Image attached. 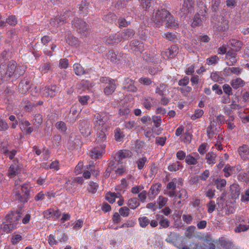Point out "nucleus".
I'll list each match as a JSON object with an SVG mask.
<instances>
[{
	"label": "nucleus",
	"instance_id": "nucleus-1",
	"mask_svg": "<svg viewBox=\"0 0 249 249\" xmlns=\"http://www.w3.org/2000/svg\"><path fill=\"white\" fill-rule=\"evenodd\" d=\"M151 20L156 28H160L163 24L168 28H175L178 26V21L165 9L154 11Z\"/></svg>",
	"mask_w": 249,
	"mask_h": 249
},
{
	"label": "nucleus",
	"instance_id": "nucleus-2",
	"mask_svg": "<svg viewBox=\"0 0 249 249\" xmlns=\"http://www.w3.org/2000/svg\"><path fill=\"white\" fill-rule=\"evenodd\" d=\"M109 115L106 112H101L94 115L93 119L94 127L96 129H107L106 123L109 120Z\"/></svg>",
	"mask_w": 249,
	"mask_h": 249
},
{
	"label": "nucleus",
	"instance_id": "nucleus-3",
	"mask_svg": "<svg viewBox=\"0 0 249 249\" xmlns=\"http://www.w3.org/2000/svg\"><path fill=\"white\" fill-rule=\"evenodd\" d=\"M13 193L15 199L20 202H27L29 199L30 195V186L27 184L22 185L20 189L14 190Z\"/></svg>",
	"mask_w": 249,
	"mask_h": 249
},
{
	"label": "nucleus",
	"instance_id": "nucleus-4",
	"mask_svg": "<svg viewBox=\"0 0 249 249\" xmlns=\"http://www.w3.org/2000/svg\"><path fill=\"white\" fill-rule=\"evenodd\" d=\"M59 90V88L56 85H50L42 88L40 89V93L43 97H53Z\"/></svg>",
	"mask_w": 249,
	"mask_h": 249
},
{
	"label": "nucleus",
	"instance_id": "nucleus-5",
	"mask_svg": "<svg viewBox=\"0 0 249 249\" xmlns=\"http://www.w3.org/2000/svg\"><path fill=\"white\" fill-rule=\"evenodd\" d=\"M194 5V0H184L179 13V16L183 18L186 17L189 13H192Z\"/></svg>",
	"mask_w": 249,
	"mask_h": 249
},
{
	"label": "nucleus",
	"instance_id": "nucleus-6",
	"mask_svg": "<svg viewBox=\"0 0 249 249\" xmlns=\"http://www.w3.org/2000/svg\"><path fill=\"white\" fill-rule=\"evenodd\" d=\"M72 27L81 35H86L88 30L87 24L85 21L81 19L75 18L72 23Z\"/></svg>",
	"mask_w": 249,
	"mask_h": 249
},
{
	"label": "nucleus",
	"instance_id": "nucleus-7",
	"mask_svg": "<svg viewBox=\"0 0 249 249\" xmlns=\"http://www.w3.org/2000/svg\"><path fill=\"white\" fill-rule=\"evenodd\" d=\"M201 11H199V13L196 14L194 17L193 21L192 23V27L195 28L197 26H201L202 24V19L200 17V15L204 17L207 13V8L205 4L202 3L201 4Z\"/></svg>",
	"mask_w": 249,
	"mask_h": 249
},
{
	"label": "nucleus",
	"instance_id": "nucleus-8",
	"mask_svg": "<svg viewBox=\"0 0 249 249\" xmlns=\"http://www.w3.org/2000/svg\"><path fill=\"white\" fill-rule=\"evenodd\" d=\"M78 128L84 137H87L91 134L90 123L87 120H80L78 124Z\"/></svg>",
	"mask_w": 249,
	"mask_h": 249
},
{
	"label": "nucleus",
	"instance_id": "nucleus-9",
	"mask_svg": "<svg viewBox=\"0 0 249 249\" xmlns=\"http://www.w3.org/2000/svg\"><path fill=\"white\" fill-rule=\"evenodd\" d=\"M106 145L103 143L100 146H97L92 148L89 153L90 157L92 159H99L101 158L105 153Z\"/></svg>",
	"mask_w": 249,
	"mask_h": 249
},
{
	"label": "nucleus",
	"instance_id": "nucleus-10",
	"mask_svg": "<svg viewBox=\"0 0 249 249\" xmlns=\"http://www.w3.org/2000/svg\"><path fill=\"white\" fill-rule=\"evenodd\" d=\"M20 217V213L19 212H11L7 214L5 216V221L7 223L14 224L15 226L17 227L18 224V221Z\"/></svg>",
	"mask_w": 249,
	"mask_h": 249
},
{
	"label": "nucleus",
	"instance_id": "nucleus-11",
	"mask_svg": "<svg viewBox=\"0 0 249 249\" xmlns=\"http://www.w3.org/2000/svg\"><path fill=\"white\" fill-rule=\"evenodd\" d=\"M243 71V69L239 67H226L224 68L223 73L225 76H229L231 74H234L237 76L240 75Z\"/></svg>",
	"mask_w": 249,
	"mask_h": 249
},
{
	"label": "nucleus",
	"instance_id": "nucleus-12",
	"mask_svg": "<svg viewBox=\"0 0 249 249\" xmlns=\"http://www.w3.org/2000/svg\"><path fill=\"white\" fill-rule=\"evenodd\" d=\"M213 28L219 32L225 31L229 28L228 20L222 17L220 18L219 20L214 23Z\"/></svg>",
	"mask_w": 249,
	"mask_h": 249
},
{
	"label": "nucleus",
	"instance_id": "nucleus-13",
	"mask_svg": "<svg viewBox=\"0 0 249 249\" xmlns=\"http://www.w3.org/2000/svg\"><path fill=\"white\" fill-rule=\"evenodd\" d=\"M31 88L30 81L27 79H23L18 85V90L21 94H26Z\"/></svg>",
	"mask_w": 249,
	"mask_h": 249
},
{
	"label": "nucleus",
	"instance_id": "nucleus-14",
	"mask_svg": "<svg viewBox=\"0 0 249 249\" xmlns=\"http://www.w3.org/2000/svg\"><path fill=\"white\" fill-rule=\"evenodd\" d=\"M135 35V31L131 29H126L124 30L121 33L118 34L120 42L128 40L132 37Z\"/></svg>",
	"mask_w": 249,
	"mask_h": 249
},
{
	"label": "nucleus",
	"instance_id": "nucleus-15",
	"mask_svg": "<svg viewBox=\"0 0 249 249\" xmlns=\"http://www.w3.org/2000/svg\"><path fill=\"white\" fill-rule=\"evenodd\" d=\"M131 50L136 53H141L144 50L143 43L138 40H133L130 43Z\"/></svg>",
	"mask_w": 249,
	"mask_h": 249
},
{
	"label": "nucleus",
	"instance_id": "nucleus-16",
	"mask_svg": "<svg viewBox=\"0 0 249 249\" xmlns=\"http://www.w3.org/2000/svg\"><path fill=\"white\" fill-rule=\"evenodd\" d=\"M19 166L18 161L13 160V163L10 165L8 171V176L10 178H13L18 173Z\"/></svg>",
	"mask_w": 249,
	"mask_h": 249
},
{
	"label": "nucleus",
	"instance_id": "nucleus-17",
	"mask_svg": "<svg viewBox=\"0 0 249 249\" xmlns=\"http://www.w3.org/2000/svg\"><path fill=\"white\" fill-rule=\"evenodd\" d=\"M237 53L232 50H229L226 53V57L229 60V62H227L228 66H232L234 65L237 62L236 59Z\"/></svg>",
	"mask_w": 249,
	"mask_h": 249
},
{
	"label": "nucleus",
	"instance_id": "nucleus-18",
	"mask_svg": "<svg viewBox=\"0 0 249 249\" xmlns=\"http://www.w3.org/2000/svg\"><path fill=\"white\" fill-rule=\"evenodd\" d=\"M73 70L75 73L78 76L82 75L85 74L89 73L91 71V69H88L84 70V68L79 63L74 64L73 65Z\"/></svg>",
	"mask_w": 249,
	"mask_h": 249
},
{
	"label": "nucleus",
	"instance_id": "nucleus-19",
	"mask_svg": "<svg viewBox=\"0 0 249 249\" xmlns=\"http://www.w3.org/2000/svg\"><path fill=\"white\" fill-rule=\"evenodd\" d=\"M97 135L96 138V142L97 143H103L106 141L107 136L105 131L107 129L102 128L97 129Z\"/></svg>",
	"mask_w": 249,
	"mask_h": 249
},
{
	"label": "nucleus",
	"instance_id": "nucleus-20",
	"mask_svg": "<svg viewBox=\"0 0 249 249\" xmlns=\"http://www.w3.org/2000/svg\"><path fill=\"white\" fill-rule=\"evenodd\" d=\"M238 152L241 158L245 160L249 158V147L248 145L244 144L239 147Z\"/></svg>",
	"mask_w": 249,
	"mask_h": 249
},
{
	"label": "nucleus",
	"instance_id": "nucleus-21",
	"mask_svg": "<svg viewBox=\"0 0 249 249\" xmlns=\"http://www.w3.org/2000/svg\"><path fill=\"white\" fill-rule=\"evenodd\" d=\"M156 99L149 96L144 97L142 100L143 106L147 109L149 110L154 105Z\"/></svg>",
	"mask_w": 249,
	"mask_h": 249
},
{
	"label": "nucleus",
	"instance_id": "nucleus-22",
	"mask_svg": "<svg viewBox=\"0 0 249 249\" xmlns=\"http://www.w3.org/2000/svg\"><path fill=\"white\" fill-rule=\"evenodd\" d=\"M199 155L196 153H193L188 155L185 158V162L189 165H196L197 163Z\"/></svg>",
	"mask_w": 249,
	"mask_h": 249
},
{
	"label": "nucleus",
	"instance_id": "nucleus-23",
	"mask_svg": "<svg viewBox=\"0 0 249 249\" xmlns=\"http://www.w3.org/2000/svg\"><path fill=\"white\" fill-rule=\"evenodd\" d=\"M17 63L16 61L12 60L9 62L6 65V70L8 73V77L10 78L12 76L14 75L15 71L16 70Z\"/></svg>",
	"mask_w": 249,
	"mask_h": 249
},
{
	"label": "nucleus",
	"instance_id": "nucleus-24",
	"mask_svg": "<svg viewBox=\"0 0 249 249\" xmlns=\"http://www.w3.org/2000/svg\"><path fill=\"white\" fill-rule=\"evenodd\" d=\"M245 84L246 82L240 77L233 79L231 82V86L235 89L243 87Z\"/></svg>",
	"mask_w": 249,
	"mask_h": 249
},
{
	"label": "nucleus",
	"instance_id": "nucleus-25",
	"mask_svg": "<svg viewBox=\"0 0 249 249\" xmlns=\"http://www.w3.org/2000/svg\"><path fill=\"white\" fill-rule=\"evenodd\" d=\"M118 34L111 35L103 38V41L107 44H112L120 42Z\"/></svg>",
	"mask_w": 249,
	"mask_h": 249
},
{
	"label": "nucleus",
	"instance_id": "nucleus-26",
	"mask_svg": "<svg viewBox=\"0 0 249 249\" xmlns=\"http://www.w3.org/2000/svg\"><path fill=\"white\" fill-rule=\"evenodd\" d=\"M130 154V152L128 150H121L116 153L115 157V161H118V163H121L123 159L129 157Z\"/></svg>",
	"mask_w": 249,
	"mask_h": 249
},
{
	"label": "nucleus",
	"instance_id": "nucleus-27",
	"mask_svg": "<svg viewBox=\"0 0 249 249\" xmlns=\"http://www.w3.org/2000/svg\"><path fill=\"white\" fill-rule=\"evenodd\" d=\"M156 219L159 221V224L162 228H167L170 226L169 220L164 217L162 215L157 214Z\"/></svg>",
	"mask_w": 249,
	"mask_h": 249
},
{
	"label": "nucleus",
	"instance_id": "nucleus-28",
	"mask_svg": "<svg viewBox=\"0 0 249 249\" xmlns=\"http://www.w3.org/2000/svg\"><path fill=\"white\" fill-rule=\"evenodd\" d=\"M112 83L106 85L104 88V93L105 94L109 95L112 94L115 91L116 88V85L115 81H111Z\"/></svg>",
	"mask_w": 249,
	"mask_h": 249
},
{
	"label": "nucleus",
	"instance_id": "nucleus-29",
	"mask_svg": "<svg viewBox=\"0 0 249 249\" xmlns=\"http://www.w3.org/2000/svg\"><path fill=\"white\" fill-rule=\"evenodd\" d=\"M231 196L232 198L236 199L239 197L240 194V188L237 184H232L230 186Z\"/></svg>",
	"mask_w": 249,
	"mask_h": 249
},
{
	"label": "nucleus",
	"instance_id": "nucleus-30",
	"mask_svg": "<svg viewBox=\"0 0 249 249\" xmlns=\"http://www.w3.org/2000/svg\"><path fill=\"white\" fill-rule=\"evenodd\" d=\"M168 58H173L178 53V48L176 45H172L165 52Z\"/></svg>",
	"mask_w": 249,
	"mask_h": 249
},
{
	"label": "nucleus",
	"instance_id": "nucleus-31",
	"mask_svg": "<svg viewBox=\"0 0 249 249\" xmlns=\"http://www.w3.org/2000/svg\"><path fill=\"white\" fill-rule=\"evenodd\" d=\"M218 131V128L214 125V124H211L207 128V134L209 139L212 138L213 136L217 134Z\"/></svg>",
	"mask_w": 249,
	"mask_h": 249
},
{
	"label": "nucleus",
	"instance_id": "nucleus-32",
	"mask_svg": "<svg viewBox=\"0 0 249 249\" xmlns=\"http://www.w3.org/2000/svg\"><path fill=\"white\" fill-rule=\"evenodd\" d=\"M89 3L87 2L85 0H83L79 7L80 14H82L83 15H87L89 12Z\"/></svg>",
	"mask_w": 249,
	"mask_h": 249
},
{
	"label": "nucleus",
	"instance_id": "nucleus-33",
	"mask_svg": "<svg viewBox=\"0 0 249 249\" xmlns=\"http://www.w3.org/2000/svg\"><path fill=\"white\" fill-rule=\"evenodd\" d=\"M228 43L229 45L235 48V49L236 52L240 51L243 45L242 41L235 39L230 40Z\"/></svg>",
	"mask_w": 249,
	"mask_h": 249
},
{
	"label": "nucleus",
	"instance_id": "nucleus-34",
	"mask_svg": "<svg viewBox=\"0 0 249 249\" xmlns=\"http://www.w3.org/2000/svg\"><path fill=\"white\" fill-rule=\"evenodd\" d=\"M77 109L76 106H72L71 107L69 117L70 118V121L71 122H75L77 119Z\"/></svg>",
	"mask_w": 249,
	"mask_h": 249
},
{
	"label": "nucleus",
	"instance_id": "nucleus-35",
	"mask_svg": "<svg viewBox=\"0 0 249 249\" xmlns=\"http://www.w3.org/2000/svg\"><path fill=\"white\" fill-rule=\"evenodd\" d=\"M17 227L15 226L14 224H10V223L3 222L1 225V228L4 231L8 233L16 229Z\"/></svg>",
	"mask_w": 249,
	"mask_h": 249
},
{
	"label": "nucleus",
	"instance_id": "nucleus-36",
	"mask_svg": "<svg viewBox=\"0 0 249 249\" xmlns=\"http://www.w3.org/2000/svg\"><path fill=\"white\" fill-rule=\"evenodd\" d=\"M125 82L126 83L129 84V85L125 87L126 89L127 90L132 91V92H136L137 90V88L134 86V80L129 79L128 78H127L125 79Z\"/></svg>",
	"mask_w": 249,
	"mask_h": 249
},
{
	"label": "nucleus",
	"instance_id": "nucleus-37",
	"mask_svg": "<svg viewBox=\"0 0 249 249\" xmlns=\"http://www.w3.org/2000/svg\"><path fill=\"white\" fill-rule=\"evenodd\" d=\"M8 73L6 70V65L3 62L0 63V80L3 78H8Z\"/></svg>",
	"mask_w": 249,
	"mask_h": 249
},
{
	"label": "nucleus",
	"instance_id": "nucleus-38",
	"mask_svg": "<svg viewBox=\"0 0 249 249\" xmlns=\"http://www.w3.org/2000/svg\"><path fill=\"white\" fill-rule=\"evenodd\" d=\"M179 182L180 184L182 183L181 178H174L172 181L169 182L167 185V189L171 190H175L176 189V184Z\"/></svg>",
	"mask_w": 249,
	"mask_h": 249
},
{
	"label": "nucleus",
	"instance_id": "nucleus-39",
	"mask_svg": "<svg viewBox=\"0 0 249 249\" xmlns=\"http://www.w3.org/2000/svg\"><path fill=\"white\" fill-rule=\"evenodd\" d=\"M103 19L108 23H111L116 20L117 17L114 13L109 12L106 15H104Z\"/></svg>",
	"mask_w": 249,
	"mask_h": 249
},
{
	"label": "nucleus",
	"instance_id": "nucleus-40",
	"mask_svg": "<svg viewBox=\"0 0 249 249\" xmlns=\"http://www.w3.org/2000/svg\"><path fill=\"white\" fill-rule=\"evenodd\" d=\"M43 121L42 116L40 114H36L35 116V118L33 120V123L36 127V129H37L39 125L42 124Z\"/></svg>",
	"mask_w": 249,
	"mask_h": 249
},
{
	"label": "nucleus",
	"instance_id": "nucleus-41",
	"mask_svg": "<svg viewBox=\"0 0 249 249\" xmlns=\"http://www.w3.org/2000/svg\"><path fill=\"white\" fill-rule=\"evenodd\" d=\"M216 154L213 152H210L206 155L207 162L210 164H214L215 162Z\"/></svg>",
	"mask_w": 249,
	"mask_h": 249
},
{
	"label": "nucleus",
	"instance_id": "nucleus-42",
	"mask_svg": "<svg viewBox=\"0 0 249 249\" xmlns=\"http://www.w3.org/2000/svg\"><path fill=\"white\" fill-rule=\"evenodd\" d=\"M127 204L132 209H134L140 205L139 200L137 198H132L129 199Z\"/></svg>",
	"mask_w": 249,
	"mask_h": 249
},
{
	"label": "nucleus",
	"instance_id": "nucleus-43",
	"mask_svg": "<svg viewBox=\"0 0 249 249\" xmlns=\"http://www.w3.org/2000/svg\"><path fill=\"white\" fill-rule=\"evenodd\" d=\"M98 187L99 185L97 183L93 181H90L88 187V190L90 193L95 194L96 193Z\"/></svg>",
	"mask_w": 249,
	"mask_h": 249
},
{
	"label": "nucleus",
	"instance_id": "nucleus-44",
	"mask_svg": "<svg viewBox=\"0 0 249 249\" xmlns=\"http://www.w3.org/2000/svg\"><path fill=\"white\" fill-rule=\"evenodd\" d=\"M166 85L161 83L156 88V93L159 95L163 96L164 95V92L166 90Z\"/></svg>",
	"mask_w": 249,
	"mask_h": 249
},
{
	"label": "nucleus",
	"instance_id": "nucleus-45",
	"mask_svg": "<svg viewBox=\"0 0 249 249\" xmlns=\"http://www.w3.org/2000/svg\"><path fill=\"white\" fill-rule=\"evenodd\" d=\"M114 137L116 141L118 142H121L123 139L124 135L120 128H117L115 129Z\"/></svg>",
	"mask_w": 249,
	"mask_h": 249
},
{
	"label": "nucleus",
	"instance_id": "nucleus-46",
	"mask_svg": "<svg viewBox=\"0 0 249 249\" xmlns=\"http://www.w3.org/2000/svg\"><path fill=\"white\" fill-rule=\"evenodd\" d=\"M209 176V171L208 170H205L199 176H197L194 178V182H197L198 179L200 178L202 180H205L208 178Z\"/></svg>",
	"mask_w": 249,
	"mask_h": 249
},
{
	"label": "nucleus",
	"instance_id": "nucleus-47",
	"mask_svg": "<svg viewBox=\"0 0 249 249\" xmlns=\"http://www.w3.org/2000/svg\"><path fill=\"white\" fill-rule=\"evenodd\" d=\"M140 225L142 228L146 227L150 223V220L146 216L139 218Z\"/></svg>",
	"mask_w": 249,
	"mask_h": 249
},
{
	"label": "nucleus",
	"instance_id": "nucleus-48",
	"mask_svg": "<svg viewBox=\"0 0 249 249\" xmlns=\"http://www.w3.org/2000/svg\"><path fill=\"white\" fill-rule=\"evenodd\" d=\"M249 229V225H242L239 224L234 228V231L235 232H241L242 231H245Z\"/></svg>",
	"mask_w": 249,
	"mask_h": 249
},
{
	"label": "nucleus",
	"instance_id": "nucleus-49",
	"mask_svg": "<svg viewBox=\"0 0 249 249\" xmlns=\"http://www.w3.org/2000/svg\"><path fill=\"white\" fill-rule=\"evenodd\" d=\"M118 195L115 193H108L106 194V198L110 203H113L115 201V198L118 197Z\"/></svg>",
	"mask_w": 249,
	"mask_h": 249
},
{
	"label": "nucleus",
	"instance_id": "nucleus-50",
	"mask_svg": "<svg viewBox=\"0 0 249 249\" xmlns=\"http://www.w3.org/2000/svg\"><path fill=\"white\" fill-rule=\"evenodd\" d=\"M219 243L221 247L226 249H230L232 246V242L229 240H226L224 238H221L219 240Z\"/></svg>",
	"mask_w": 249,
	"mask_h": 249
},
{
	"label": "nucleus",
	"instance_id": "nucleus-51",
	"mask_svg": "<svg viewBox=\"0 0 249 249\" xmlns=\"http://www.w3.org/2000/svg\"><path fill=\"white\" fill-rule=\"evenodd\" d=\"M233 171L234 169L233 167L229 165H227L223 169L225 177L226 178L230 177L232 174Z\"/></svg>",
	"mask_w": 249,
	"mask_h": 249
},
{
	"label": "nucleus",
	"instance_id": "nucleus-52",
	"mask_svg": "<svg viewBox=\"0 0 249 249\" xmlns=\"http://www.w3.org/2000/svg\"><path fill=\"white\" fill-rule=\"evenodd\" d=\"M130 23V21H127L124 18H120L118 20V26L120 28L127 27Z\"/></svg>",
	"mask_w": 249,
	"mask_h": 249
},
{
	"label": "nucleus",
	"instance_id": "nucleus-53",
	"mask_svg": "<svg viewBox=\"0 0 249 249\" xmlns=\"http://www.w3.org/2000/svg\"><path fill=\"white\" fill-rule=\"evenodd\" d=\"M67 42L71 46H75L78 44L77 39L74 36L69 35L66 39Z\"/></svg>",
	"mask_w": 249,
	"mask_h": 249
},
{
	"label": "nucleus",
	"instance_id": "nucleus-54",
	"mask_svg": "<svg viewBox=\"0 0 249 249\" xmlns=\"http://www.w3.org/2000/svg\"><path fill=\"white\" fill-rule=\"evenodd\" d=\"M211 78L214 82H222L223 78L220 75L218 72H213L211 74Z\"/></svg>",
	"mask_w": 249,
	"mask_h": 249
},
{
	"label": "nucleus",
	"instance_id": "nucleus-55",
	"mask_svg": "<svg viewBox=\"0 0 249 249\" xmlns=\"http://www.w3.org/2000/svg\"><path fill=\"white\" fill-rule=\"evenodd\" d=\"M70 13H71L70 11H67L65 12L64 15H61L60 17H58L59 18V21H60L61 25L67 22V20L68 18L70 16Z\"/></svg>",
	"mask_w": 249,
	"mask_h": 249
},
{
	"label": "nucleus",
	"instance_id": "nucleus-56",
	"mask_svg": "<svg viewBox=\"0 0 249 249\" xmlns=\"http://www.w3.org/2000/svg\"><path fill=\"white\" fill-rule=\"evenodd\" d=\"M55 127L62 132H65L67 130L66 124L62 121L57 122L55 124Z\"/></svg>",
	"mask_w": 249,
	"mask_h": 249
},
{
	"label": "nucleus",
	"instance_id": "nucleus-57",
	"mask_svg": "<svg viewBox=\"0 0 249 249\" xmlns=\"http://www.w3.org/2000/svg\"><path fill=\"white\" fill-rule=\"evenodd\" d=\"M180 166V162L177 161L176 162L173 163L172 164L170 165L168 167V169L170 171L175 172L179 169Z\"/></svg>",
	"mask_w": 249,
	"mask_h": 249
},
{
	"label": "nucleus",
	"instance_id": "nucleus-58",
	"mask_svg": "<svg viewBox=\"0 0 249 249\" xmlns=\"http://www.w3.org/2000/svg\"><path fill=\"white\" fill-rule=\"evenodd\" d=\"M168 201V198L162 196H160L158 199L159 208L161 209L164 207Z\"/></svg>",
	"mask_w": 249,
	"mask_h": 249
},
{
	"label": "nucleus",
	"instance_id": "nucleus-59",
	"mask_svg": "<svg viewBox=\"0 0 249 249\" xmlns=\"http://www.w3.org/2000/svg\"><path fill=\"white\" fill-rule=\"evenodd\" d=\"M219 60V58L215 55L212 56L211 57H209L207 59V64L209 65L216 64L218 61Z\"/></svg>",
	"mask_w": 249,
	"mask_h": 249
},
{
	"label": "nucleus",
	"instance_id": "nucleus-60",
	"mask_svg": "<svg viewBox=\"0 0 249 249\" xmlns=\"http://www.w3.org/2000/svg\"><path fill=\"white\" fill-rule=\"evenodd\" d=\"M204 113V111L202 109H197L195 110V113L191 116V119L195 120L196 119L201 117Z\"/></svg>",
	"mask_w": 249,
	"mask_h": 249
},
{
	"label": "nucleus",
	"instance_id": "nucleus-61",
	"mask_svg": "<svg viewBox=\"0 0 249 249\" xmlns=\"http://www.w3.org/2000/svg\"><path fill=\"white\" fill-rule=\"evenodd\" d=\"M6 22L11 26H15L17 24L18 21L15 16L11 15L6 18Z\"/></svg>",
	"mask_w": 249,
	"mask_h": 249
},
{
	"label": "nucleus",
	"instance_id": "nucleus-62",
	"mask_svg": "<svg viewBox=\"0 0 249 249\" xmlns=\"http://www.w3.org/2000/svg\"><path fill=\"white\" fill-rule=\"evenodd\" d=\"M215 184L217 189H221L225 186L226 181L224 179H217Z\"/></svg>",
	"mask_w": 249,
	"mask_h": 249
},
{
	"label": "nucleus",
	"instance_id": "nucleus-63",
	"mask_svg": "<svg viewBox=\"0 0 249 249\" xmlns=\"http://www.w3.org/2000/svg\"><path fill=\"white\" fill-rule=\"evenodd\" d=\"M147 159L146 157H144L142 158H140L137 161L138 169L140 170L142 169Z\"/></svg>",
	"mask_w": 249,
	"mask_h": 249
},
{
	"label": "nucleus",
	"instance_id": "nucleus-64",
	"mask_svg": "<svg viewBox=\"0 0 249 249\" xmlns=\"http://www.w3.org/2000/svg\"><path fill=\"white\" fill-rule=\"evenodd\" d=\"M208 144L203 143L200 144L198 148V151L201 155H204L208 151Z\"/></svg>",
	"mask_w": 249,
	"mask_h": 249
}]
</instances>
